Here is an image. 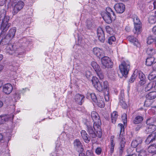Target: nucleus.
Here are the masks:
<instances>
[{"label":"nucleus","instance_id":"1","mask_svg":"<svg viewBox=\"0 0 156 156\" xmlns=\"http://www.w3.org/2000/svg\"><path fill=\"white\" fill-rule=\"evenodd\" d=\"M9 16L7 15V12L4 9L0 11V26L2 30L0 35V45H5L8 44L10 41L7 39V36L3 37V34L6 32L10 27L11 23H9Z\"/></svg>","mask_w":156,"mask_h":156},{"label":"nucleus","instance_id":"2","mask_svg":"<svg viewBox=\"0 0 156 156\" xmlns=\"http://www.w3.org/2000/svg\"><path fill=\"white\" fill-rule=\"evenodd\" d=\"M92 81L94 87L98 91L104 90L105 91L108 90V84L107 81L100 82L96 77L93 76Z\"/></svg>","mask_w":156,"mask_h":156},{"label":"nucleus","instance_id":"3","mask_svg":"<svg viewBox=\"0 0 156 156\" xmlns=\"http://www.w3.org/2000/svg\"><path fill=\"white\" fill-rule=\"evenodd\" d=\"M118 127L120 129V134L119 136V139L120 140V149L119 151L120 155H122L123 150V148L125 146L127 136H126L124 133V127L122 124H119Z\"/></svg>","mask_w":156,"mask_h":156},{"label":"nucleus","instance_id":"4","mask_svg":"<svg viewBox=\"0 0 156 156\" xmlns=\"http://www.w3.org/2000/svg\"><path fill=\"white\" fill-rule=\"evenodd\" d=\"M101 15L105 21L108 23H111L112 20H115L116 18L113 11L109 7L106 8L105 12H102Z\"/></svg>","mask_w":156,"mask_h":156},{"label":"nucleus","instance_id":"5","mask_svg":"<svg viewBox=\"0 0 156 156\" xmlns=\"http://www.w3.org/2000/svg\"><path fill=\"white\" fill-rule=\"evenodd\" d=\"M134 22V28L133 30L135 34H139L142 31V24L138 17L135 14L131 16Z\"/></svg>","mask_w":156,"mask_h":156},{"label":"nucleus","instance_id":"6","mask_svg":"<svg viewBox=\"0 0 156 156\" xmlns=\"http://www.w3.org/2000/svg\"><path fill=\"white\" fill-rule=\"evenodd\" d=\"M12 5L13 7L12 14L14 15L23 8L24 3L21 0H13L12 2Z\"/></svg>","mask_w":156,"mask_h":156},{"label":"nucleus","instance_id":"7","mask_svg":"<svg viewBox=\"0 0 156 156\" xmlns=\"http://www.w3.org/2000/svg\"><path fill=\"white\" fill-rule=\"evenodd\" d=\"M130 63L128 61H123L119 66L120 71L123 76L128 74L130 67Z\"/></svg>","mask_w":156,"mask_h":156},{"label":"nucleus","instance_id":"8","mask_svg":"<svg viewBox=\"0 0 156 156\" xmlns=\"http://www.w3.org/2000/svg\"><path fill=\"white\" fill-rule=\"evenodd\" d=\"M19 43H16L13 44H9L6 46L5 51L7 54L12 55L17 50L19 49Z\"/></svg>","mask_w":156,"mask_h":156},{"label":"nucleus","instance_id":"9","mask_svg":"<svg viewBox=\"0 0 156 156\" xmlns=\"http://www.w3.org/2000/svg\"><path fill=\"white\" fill-rule=\"evenodd\" d=\"M91 116L94 122V128H95V127H96L100 129L101 123L98 113L95 111H92L91 113Z\"/></svg>","mask_w":156,"mask_h":156},{"label":"nucleus","instance_id":"10","mask_svg":"<svg viewBox=\"0 0 156 156\" xmlns=\"http://www.w3.org/2000/svg\"><path fill=\"white\" fill-rule=\"evenodd\" d=\"M101 63L105 68H111L113 66V62L108 57L104 56L101 59Z\"/></svg>","mask_w":156,"mask_h":156},{"label":"nucleus","instance_id":"11","mask_svg":"<svg viewBox=\"0 0 156 156\" xmlns=\"http://www.w3.org/2000/svg\"><path fill=\"white\" fill-rule=\"evenodd\" d=\"M14 114L12 113L10 114L3 115L0 116V125L3 124L9 120L12 119Z\"/></svg>","mask_w":156,"mask_h":156},{"label":"nucleus","instance_id":"12","mask_svg":"<svg viewBox=\"0 0 156 156\" xmlns=\"http://www.w3.org/2000/svg\"><path fill=\"white\" fill-rule=\"evenodd\" d=\"M94 54L99 58H101L104 55L103 50L98 47H95L93 48L92 50Z\"/></svg>","mask_w":156,"mask_h":156},{"label":"nucleus","instance_id":"13","mask_svg":"<svg viewBox=\"0 0 156 156\" xmlns=\"http://www.w3.org/2000/svg\"><path fill=\"white\" fill-rule=\"evenodd\" d=\"M114 8L117 12L122 13L125 10V6L122 3H117L115 5Z\"/></svg>","mask_w":156,"mask_h":156},{"label":"nucleus","instance_id":"14","mask_svg":"<svg viewBox=\"0 0 156 156\" xmlns=\"http://www.w3.org/2000/svg\"><path fill=\"white\" fill-rule=\"evenodd\" d=\"M13 90V87L10 83H7L4 85L3 87V91L6 94H10Z\"/></svg>","mask_w":156,"mask_h":156},{"label":"nucleus","instance_id":"15","mask_svg":"<svg viewBox=\"0 0 156 156\" xmlns=\"http://www.w3.org/2000/svg\"><path fill=\"white\" fill-rule=\"evenodd\" d=\"M74 147L78 152H82L83 150V146L79 140H76L74 142Z\"/></svg>","mask_w":156,"mask_h":156},{"label":"nucleus","instance_id":"16","mask_svg":"<svg viewBox=\"0 0 156 156\" xmlns=\"http://www.w3.org/2000/svg\"><path fill=\"white\" fill-rule=\"evenodd\" d=\"M119 99V104L122 105L123 108H125L127 106V105L124 101V90H122L120 91Z\"/></svg>","mask_w":156,"mask_h":156},{"label":"nucleus","instance_id":"17","mask_svg":"<svg viewBox=\"0 0 156 156\" xmlns=\"http://www.w3.org/2000/svg\"><path fill=\"white\" fill-rule=\"evenodd\" d=\"M97 36L98 39L101 42H103L105 40L104 31L101 27L98 28L97 29Z\"/></svg>","mask_w":156,"mask_h":156},{"label":"nucleus","instance_id":"18","mask_svg":"<svg viewBox=\"0 0 156 156\" xmlns=\"http://www.w3.org/2000/svg\"><path fill=\"white\" fill-rule=\"evenodd\" d=\"M127 39L137 47L140 46V43L138 40L133 36H129L127 37Z\"/></svg>","mask_w":156,"mask_h":156},{"label":"nucleus","instance_id":"19","mask_svg":"<svg viewBox=\"0 0 156 156\" xmlns=\"http://www.w3.org/2000/svg\"><path fill=\"white\" fill-rule=\"evenodd\" d=\"M87 132L90 134L91 136L93 138H95V135L94 130H96V129H98V128L96 127H95V128H94V126L93 127L90 125H87Z\"/></svg>","mask_w":156,"mask_h":156},{"label":"nucleus","instance_id":"20","mask_svg":"<svg viewBox=\"0 0 156 156\" xmlns=\"http://www.w3.org/2000/svg\"><path fill=\"white\" fill-rule=\"evenodd\" d=\"M16 32V29L15 27H12L9 30L6 35L8 41H11L14 37Z\"/></svg>","mask_w":156,"mask_h":156},{"label":"nucleus","instance_id":"21","mask_svg":"<svg viewBox=\"0 0 156 156\" xmlns=\"http://www.w3.org/2000/svg\"><path fill=\"white\" fill-rule=\"evenodd\" d=\"M84 96L82 94H76L75 97V101L80 105H81L83 102V99Z\"/></svg>","mask_w":156,"mask_h":156},{"label":"nucleus","instance_id":"22","mask_svg":"<svg viewBox=\"0 0 156 156\" xmlns=\"http://www.w3.org/2000/svg\"><path fill=\"white\" fill-rule=\"evenodd\" d=\"M156 129V126L154 124L147 126L145 130V133H146L153 134Z\"/></svg>","mask_w":156,"mask_h":156},{"label":"nucleus","instance_id":"23","mask_svg":"<svg viewBox=\"0 0 156 156\" xmlns=\"http://www.w3.org/2000/svg\"><path fill=\"white\" fill-rule=\"evenodd\" d=\"M154 81H151L148 83L145 88V91L155 90Z\"/></svg>","mask_w":156,"mask_h":156},{"label":"nucleus","instance_id":"24","mask_svg":"<svg viewBox=\"0 0 156 156\" xmlns=\"http://www.w3.org/2000/svg\"><path fill=\"white\" fill-rule=\"evenodd\" d=\"M156 140V135H154V134H150L146 139L145 142L147 144H148L150 143L153 142Z\"/></svg>","mask_w":156,"mask_h":156},{"label":"nucleus","instance_id":"25","mask_svg":"<svg viewBox=\"0 0 156 156\" xmlns=\"http://www.w3.org/2000/svg\"><path fill=\"white\" fill-rule=\"evenodd\" d=\"M142 142V139L140 138H137L132 141L131 143V146L133 148H135L138 145L141 143Z\"/></svg>","mask_w":156,"mask_h":156},{"label":"nucleus","instance_id":"26","mask_svg":"<svg viewBox=\"0 0 156 156\" xmlns=\"http://www.w3.org/2000/svg\"><path fill=\"white\" fill-rule=\"evenodd\" d=\"M81 136L85 142L87 143H89L90 141L89 136L86 131L84 130H82L81 132Z\"/></svg>","mask_w":156,"mask_h":156},{"label":"nucleus","instance_id":"27","mask_svg":"<svg viewBox=\"0 0 156 156\" xmlns=\"http://www.w3.org/2000/svg\"><path fill=\"white\" fill-rule=\"evenodd\" d=\"M97 101L95 103L97 104V105L100 107L103 108L105 106V103L104 101V99L102 97L100 96L99 97H98V99Z\"/></svg>","mask_w":156,"mask_h":156},{"label":"nucleus","instance_id":"28","mask_svg":"<svg viewBox=\"0 0 156 156\" xmlns=\"http://www.w3.org/2000/svg\"><path fill=\"white\" fill-rule=\"evenodd\" d=\"M146 98L151 100L154 99L156 98V91H153L150 92L146 95Z\"/></svg>","mask_w":156,"mask_h":156},{"label":"nucleus","instance_id":"29","mask_svg":"<svg viewBox=\"0 0 156 156\" xmlns=\"http://www.w3.org/2000/svg\"><path fill=\"white\" fill-rule=\"evenodd\" d=\"M148 152L154 154L156 153V144L150 146L147 149Z\"/></svg>","mask_w":156,"mask_h":156},{"label":"nucleus","instance_id":"30","mask_svg":"<svg viewBox=\"0 0 156 156\" xmlns=\"http://www.w3.org/2000/svg\"><path fill=\"white\" fill-rule=\"evenodd\" d=\"M143 120V118L142 116L137 115L135 118L133 122L134 124H136L141 122Z\"/></svg>","mask_w":156,"mask_h":156},{"label":"nucleus","instance_id":"31","mask_svg":"<svg viewBox=\"0 0 156 156\" xmlns=\"http://www.w3.org/2000/svg\"><path fill=\"white\" fill-rule=\"evenodd\" d=\"M90 97L91 99L94 103L98 100V98L96 96V95L94 93H87V98L89 99Z\"/></svg>","mask_w":156,"mask_h":156},{"label":"nucleus","instance_id":"32","mask_svg":"<svg viewBox=\"0 0 156 156\" xmlns=\"http://www.w3.org/2000/svg\"><path fill=\"white\" fill-rule=\"evenodd\" d=\"M118 114L116 111L113 112L111 114V119L112 122L113 123H115L117 119Z\"/></svg>","mask_w":156,"mask_h":156},{"label":"nucleus","instance_id":"33","mask_svg":"<svg viewBox=\"0 0 156 156\" xmlns=\"http://www.w3.org/2000/svg\"><path fill=\"white\" fill-rule=\"evenodd\" d=\"M149 22L152 24L156 23V12H155L154 15H151L149 18Z\"/></svg>","mask_w":156,"mask_h":156},{"label":"nucleus","instance_id":"34","mask_svg":"<svg viewBox=\"0 0 156 156\" xmlns=\"http://www.w3.org/2000/svg\"><path fill=\"white\" fill-rule=\"evenodd\" d=\"M154 58L153 57H151L147 58L146 60V65L147 66H151L153 65L154 62Z\"/></svg>","mask_w":156,"mask_h":156},{"label":"nucleus","instance_id":"35","mask_svg":"<svg viewBox=\"0 0 156 156\" xmlns=\"http://www.w3.org/2000/svg\"><path fill=\"white\" fill-rule=\"evenodd\" d=\"M114 138V136H112L111 138V147H110V152L111 154L113 153L114 152V149L115 144L114 142L113 139Z\"/></svg>","mask_w":156,"mask_h":156},{"label":"nucleus","instance_id":"36","mask_svg":"<svg viewBox=\"0 0 156 156\" xmlns=\"http://www.w3.org/2000/svg\"><path fill=\"white\" fill-rule=\"evenodd\" d=\"M136 151L137 152L139 153L138 156H145L146 153L145 151L141 149L138 147L136 148Z\"/></svg>","mask_w":156,"mask_h":156},{"label":"nucleus","instance_id":"37","mask_svg":"<svg viewBox=\"0 0 156 156\" xmlns=\"http://www.w3.org/2000/svg\"><path fill=\"white\" fill-rule=\"evenodd\" d=\"M91 64L92 67L96 72L99 70V69H100L99 65L96 62L94 61L92 62Z\"/></svg>","mask_w":156,"mask_h":156},{"label":"nucleus","instance_id":"38","mask_svg":"<svg viewBox=\"0 0 156 156\" xmlns=\"http://www.w3.org/2000/svg\"><path fill=\"white\" fill-rule=\"evenodd\" d=\"M147 44H150L153 43L154 41L155 42V40L152 36H150L148 37L147 39Z\"/></svg>","mask_w":156,"mask_h":156},{"label":"nucleus","instance_id":"39","mask_svg":"<svg viewBox=\"0 0 156 156\" xmlns=\"http://www.w3.org/2000/svg\"><path fill=\"white\" fill-rule=\"evenodd\" d=\"M136 74L137 73L135 71L133 74L132 75L129 80V82H130L133 83L134 81L137 76Z\"/></svg>","mask_w":156,"mask_h":156},{"label":"nucleus","instance_id":"40","mask_svg":"<svg viewBox=\"0 0 156 156\" xmlns=\"http://www.w3.org/2000/svg\"><path fill=\"white\" fill-rule=\"evenodd\" d=\"M115 37L114 36H112L108 38V43L110 44H112L113 42L115 41Z\"/></svg>","mask_w":156,"mask_h":156},{"label":"nucleus","instance_id":"41","mask_svg":"<svg viewBox=\"0 0 156 156\" xmlns=\"http://www.w3.org/2000/svg\"><path fill=\"white\" fill-rule=\"evenodd\" d=\"M101 127L100 129H96V133L95 132V135L96 137H98L99 138H101L102 136V133L101 131L100 130Z\"/></svg>","mask_w":156,"mask_h":156},{"label":"nucleus","instance_id":"42","mask_svg":"<svg viewBox=\"0 0 156 156\" xmlns=\"http://www.w3.org/2000/svg\"><path fill=\"white\" fill-rule=\"evenodd\" d=\"M93 21L92 20H87L86 21L87 27L88 29H90L92 25Z\"/></svg>","mask_w":156,"mask_h":156},{"label":"nucleus","instance_id":"43","mask_svg":"<svg viewBox=\"0 0 156 156\" xmlns=\"http://www.w3.org/2000/svg\"><path fill=\"white\" fill-rule=\"evenodd\" d=\"M122 118L124 125H125L127 123V115L126 114L123 113L122 115Z\"/></svg>","mask_w":156,"mask_h":156},{"label":"nucleus","instance_id":"44","mask_svg":"<svg viewBox=\"0 0 156 156\" xmlns=\"http://www.w3.org/2000/svg\"><path fill=\"white\" fill-rule=\"evenodd\" d=\"M156 78V75L154 74L153 72L150 73L148 76V79L150 80H152Z\"/></svg>","mask_w":156,"mask_h":156},{"label":"nucleus","instance_id":"45","mask_svg":"<svg viewBox=\"0 0 156 156\" xmlns=\"http://www.w3.org/2000/svg\"><path fill=\"white\" fill-rule=\"evenodd\" d=\"M105 29L107 33L108 34H112L113 33V31L112 28L109 26H106Z\"/></svg>","mask_w":156,"mask_h":156},{"label":"nucleus","instance_id":"46","mask_svg":"<svg viewBox=\"0 0 156 156\" xmlns=\"http://www.w3.org/2000/svg\"><path fill=\"white\" fill-rule=\"evenodd\" d=\"M150 100V99L146 98V100L144 102V105L146 107H149L152 104V102Z\"/></svg>","mask_w":156,"mask_h":156},{"label":"nucleus","instance_id":"47","mask_svg":"<svg viewBox=\"0 0 156 156\" xmlns=\"http://www.w3.org/2000/svg\"><path fill=\"white\" fill-rule=\"evenodd\" d=\"M154 122V119L152 118H150L147 119L146 121V123L148 126L153 124Z\"/></svg>","mask_w":156,"mask_h":156},{"label":"nucleus","instance_id":"48","mask_svg":"<svg viewBox=\"0 0 156 156\" xmlns=\"http://www.w3.org/2000/svg\"><path fill=\"white\" fill-rule=\"evenodd\" d=\"M138 5L140 9H142L145 5L144 2L143 0H142L139 1L138 3Z\"/></svg>","mask_w":156,"mask_h":156},{"label":"nucleus","instance_id":"49","mask_svg":"<svg viewBox=\"0 0 156 156\" xmlns=\"http://www.w3.org/2000/svg\"><path fill=\"white\" fill-rule=\"evenodd\" d=\"M139 77L140 79H145V75L141 71L138 72Z\"/></svg>","mask_w":156,"mask_h":156},{"label":"nucleus","instance_id":"50","mask_svg":"<svg viewBox=\"0 0 156 156\" xmlns=\"http://www.w3.org/2000/svg\"><path fill=\"white\" fill-rule=\"evenodd\" d=\"M104 93V98L106 101H109V98L108 95V90L105 91Z\"/></svg>","mask_w":156,"mask_h":156},{"label":"nucleus","instance_id":"51","mask_svg":"<svg viewBox=\"0 0 156 156\" xmlns=\"http://www.w3.org/2000/svg\"><path fill=\"white\" fill-rule=\"evenodd\" d=\"M96 72L97 73L98 76L100 79H102L104 78L103 75V74L102 72L100 71V69H99V70L97 71Z\"/></svg>","mask_w":156,"mask_h":156},{"label":"nucleus","instance_id":"52","mask_svg":"<svg viewBox=\"0 0 156 156\" xmlns=\"http://www.w3.org/2000/svg\"><path fill=\"white\" fill-rule=\"evenodd\" d=\"M154 51V50L153 48H148L147 49V52L148 54L151 55L153 54Z\"/></svg>","mask_w":156,"mask_h":156},{"label":"nucleus","instance_id":"53","mask_svg":"<svg viewBox=\"0 0 156 156\" xmlns=\"http://www.w3.org/2000/svg\"><path fill=\"white\" fill-rule=\"evenodd\" d=\"M101 148L100 147H97L95 150V152L98 155L100 154L101 153Z\"/></svg>","mask_w":156,"mask_h":156},{"label":"nucleus","instance_id":"54","mask_svg":"<svg viewBox=\"0 0 156 156\" xmlns=\"http://www.w3.org/2000/svg\"><path fill=\"white\" fill-rule=\"evenodd\" d=\"M86 156H94V155L90 151L87 150L86 152Z\"/></svg>","mask_w":156,"mask_h":156},{"label":"nucleus","instance_id":"55","mask_svg":"<svg viewBox=\"0 0 156 156\" xmlns=\"http://www.w3.org/2000/svg\"><path fill=\"white\" fill-rule=\"evenodd\" d=\"M140 80L139 81V84L141 85H143L146 82L145 79H140Z\"/></svg>","mask_w":156,"mask_h":156},{"label":"nucleus","instance_id":"56","mask_svg":"<svg viewBox=\"0 0 156 156\" xmlns=\"http://www.w3.org/2000/svg\"><path fill=\"white\" fill-rule=\"evenodd\" d=\"M152 69L154 71L156 70V61L153 64Z\"/></svg>","mask_w":156,"mask_h":156},{"label":"nucleus","instance_id":"57","mask_svg":"<svg viewBox=\"0 0 156 156\" xmlns=\"http://www.w3.org/2000/svg\"><path fill=\"white\" fill-rule=\"evenodd\" d=\"M14 97L15 100H18L20 98V97L19 95L17 96L16 93V94L14 95Z\"/></svg>","mask_w":156,"mask_h":156},{"label":"nucleus","instance_id":"58","mask_svg":"<svg viewBox=\"0 0 156 156\" xmlns=\"http://www.w3.org/2000/svg\"><path fill=\"white\" fill-rule=\"evenodd\" d=\"M152 31L155 34H156V26L154 27L152 29Z\"/></svg>","mask_w":156,"mask_h":156},{"label":"nucleus","instance_id":"59","mask_svg":"<svg viewBox=\"0 0 156 156\" xmlns=\"http://www.w3.org/2000/svg\"><path fill=\"white\" fill-rule=\"evenodd\" d=\"M51 156H59L58 154H57L55 153H51Z\"/></svg>","mask_w":156,"mask_h":156},{"label":"nucleus","instance_id":"60","mask_svg":"<svg viewBox=\"0 0 156 156\" xmlns=\"http://www.w3.org/2000/svg\"><path fill=\"white\" fill-rule=\"evenodd\" d=\"M153 4L154 5V9H156V1L153 2ZM155 12H156V11Z\"/></svg>","mask_w":156,"mask_h":156},{"label":"nucleus","instance_id":"61","mask_svg":"<svg viewBox=\"0 0 156 156\" xmlns=\"http://www.w3.org/2000/svg\"><path fill=\"white\" fill-rule=\"evenodd\" d=\"M79 156H86V155L83 153H80L79 154Z\"/></svg>","mask_w":156,"mask_h":156},{"label":"nucleus","instance_id":"62","mask_svg":"<svg viewBox=\"0 0 156 156\" xmlns=\"http://www.w3.org/2000/svg\"><path fill=\"white\" fill-rule=\"evenodd\" d=\"M18 66H14V69L12 70V71H16V70L18 69Z\"/></svg>","mask_w":156,"mask_h":156},{"label":"nucleus","instance_id":"63","mask_svg":"<svg viewBox=\"0 0 156 156\" xmlns=\"http://www.w3.org/2000/svg\"><path fill=\"white\" fill-rule=\"evenodd\" d=\"M3 138V136L0 133V141L2 140Z\"/></svg>","mask_w":156,"mask_h":156},{"label":"nucleus","instance_id":"64","mask_svg":"<svg viewBox=\"0 0 156 156\" xmlns=\"http://www.w3.org/2000/svg\"><path fill=\"white\" fill-rule=\"evenodd\" d=\"M3 69V66L2 65H0V71L2 70Z\"/></svg>","mask_w":156,"mask_h":156}]
</instances>
